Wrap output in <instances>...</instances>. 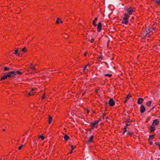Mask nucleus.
<instances>
[{
  "label": "nucleus",
  "mask_w": 160,
  "mask_h": 160,
  "mask_svg": "<svg viewBox=\"0 0 160 160\" xmlns=\"http://www.w3.org/2000/svg\"><path fill=\"white\" fill-rule=\"evenodd\" d=\"M14 73L13 71L9 72L7 74L4 75L1 78V81L5 80L7 78H11V79H13V76L14 75Z\"/></svg>",
  "instance_id": "nucleus-1"
},
{
  "label": "nucleus",
  "mask_w": 160,
  "mask_h": 160,
  "mask_svg": "<svg viewBox=\"0 0 160 160\" xmlns=\"http://www.w3.org/2000/svg\"><path fill=\"white\" fill-rule=\"evenodd\" d=\"M153 28H148L146 29V32L144 33L143 36L144 37H146L147 36L148 34L151 33H153Z\"/></svg>",
  "instance_id": "nucleus-2"
},
{
  "label": "nucleus",
  "mask_w": 160,
  "mask_h": 160,
  "mask_svg": "<svg viewBox=\"0 0 160 160\" xmlns=\"http://www.w3.org/2000/svg\"><path fill=\"white\" fill-rule=\"evenodd\" d=\"M126 10L128 12L130 15L132 14V12L134 11V9L131 7H130L126 9Z\"/></svg>",
  "instance_id": "nucleus-3"
},
{
  "label": "nucleus",
  "mask_w": 160,
  "mask_h": 160,
  "mask_svg": "<svg viewBox=\"0 0 160 160\" xmlns=\"http://www.w3.org/2000/svg\"><path fill=\"white\" fill-rule=\"evenodd\" d=\"M108 104L111 106H113L115 105V102L112 98H111L109 100Z\"/></svg>",
  "instance_id": "nucleus-4"
},
{
  "label": "nucleus",
  "mask_w": 160,
  "mask_h": 160,
  "mask_svg": "<svg viewBox=\"0 0 160 160\" xmlns=\"http://www.w3.org/2000/svg\"><path fill=\"white\" fill-rule=\"evenodd\" d=\"M145 110V108L141 104L140 107V112L141 113H143Z\"/></svg>",
  "instance_id": "nucleus-5"
},
{
  "label": "nucleus",
  "mask_w": 160,
  "mask_h": 160,
  "mask_svg": "<svg viewBox=\"0 0 160 160\" xmlns=\"http://www.w3.org/2000/svg\"><path fill=\"white\" fill-rule=\"evenodd\" d=\"M98 31L99 32L102 28V24L101 22H100L98 25Z\"/></svg>",
  "instance_id": "nucleus-6"
},
{
  "label": "nucleus",
  "mask_w": 160,
  "mask_h": 160,
  "mask_svg": "<svg viewBox=\"0 0 160 160\" xmlns=\"http://www.w3.org/2000/svg\"><path fill=\"white\" fill-rule=\"evenodd\" d=\"M159 121L158 119H155L154 120L152 123V125L154 126V125H157Z\"/></svg>",
  "instance_id": "nucleus-7"
},
{
  "label": "nucleus",
  "mask_w": 160,
  "mask_h": 160,
  "mask_svg": "<svg viewBox=\"0 0 160 160\" xmlns=\"http://www.w3.org/2000/svg\"><path fill=\"white\" fill-rule=\"evenodd\" d=\"M143 101V99L142 98H139L138 100L137 103L138 104H141L142 103Z\"/></svg>",
  "instance_id": "nucleus-8"
},
{
  "label": "nucleus",
  "mask_w": 160,
  "mask_h": 160,
  "mask_svg": "<svg viewBox=\"0 0 160 160\" xmlns=\"http://www.w3.org/2000/svg\"><path fill=\"white\" fill-rule=\"evenodd\" d=\"M131 97V95H128L125 98V100L123 102L124 103H126L127 102L129 99Z\"/></svg>",
  "instance_id": "nucleus-9"
},
{
  "label": "nucleus",
  "mask_w": 160,
  "mask_h": 160,
  "mask_svg": "<svg viewBox=\"0 0 160 160\" xmlns=\"http://www.w3.org/2000/svg\"><path fill=\"white\" fill-rule=\"evenodd\" d=\"M13 72H14V76H13V79L15 77V76H16L17 74H20V75H21L22 74V73L19 71H17L16 72H15L14 71H13Z\"/></svg>",
  "instance_id": "nucleus-10"
},
{
  "label": "nucleus",
  "mask_w": 160,
  "mask_h": 160,
  "mask_svg": "<svg viewBox=\"0 0 160 160\" xmlns=\"http://www.w3.org/2000/svg\"><path fill=\"white\" fill-rule=\"evenodd\" d=\"M155 127L153 125H152L151 127H150V132H154L155 130Z\"/></svg>",
  "instance_id": "nucleus-11"
},
{
  "label": "nucleus",
  "mask_w": 160,
  "mask_h": 160,
  "mask_svg": "<svg viewBox=\"0 0 160 160\" xmlns=\"http://www.w3.org/2000/svg\"><path fill=\"white\" fill-rule=\"evenodd\" d=\"M128 22V19H125L124 18H123V20L122 21V23L126 24Z\"/></svg>",
  "instance_id": "nucleus-12"
},
{
  "label": "nucleus",
  "mask_w": 160,
  "mask_h": 160,
  "mask_svg": "<svg viewBox=\"0 0 160 160\" xmlns=\"http://www.w3.org/2000/svg\"><path fill=\"white\" fill-rule=\"evenodd\" d=\"M100 121V120L95 121L91 123V125H92L93 126H94L96 124H97Z\"/></svg>",
  "instance_id": "nucleus-13"
},
{
  "label": "nucleus",
  "mask_w": 160,
  "mask_h": 160,
  "mask_svg": "<svg viewBox=\"0 0 160 160\" xmlns=\"http://www.w3.org/2000/svg\"><path fill=\"white\" fill-rule=\"evenodd\" d=\"M93 138V136H91L88 139V141L87 142V143H90L92 142V141Z\"/></svg>",
  "instance_id": "nucleus-14"
},
{
  "label": "nucleus",
  "mask_w": 160,
  "mask_h": 160,
  "mask_svg": "<svg viewBox=\"0 0 160 160\" xmlns=\"http://www.w3.org/2000/svg\"><path fill=\"white\" fill-rule=\"evenodd\" d=\"M130 121L129 119H128L125 122L126 126H129L130 124V123L128 124V123H130Z\"/></svg>",
  "instance_id": "nucleus-15"
},
{
  "label": "nucleus",
  "mask_w": 160,
  "mask_h": 160,
  "mask_svg": "<svg viewBox=\"0 0 160 160\" xmlns=\"http://www.w3.org/2000/svg\"><path fill=\"white\" fill-rule=\"evenodd\" d=\"M52 121V117H51L50 116H49V118H48V122L49 123V124L51 123V122Z\"/></svg>",
  "instance_id": "nucleus-16"
},
{
  "label": "nucleus",
  "mask_w": 160,
  "mask_h": 160,
  "mask_svg": "<svg viewBox=\"0 0 160 160\" xmlns=\"http://www.w3.org/2000/svg\"><path fill=\"white\" fill-rule=\"evenodd\" d=\"M97 20V18H96L93 21L92 24L94 25L95 27H96L97 26V24L95 23V22Z\"/></svg>",
  "instance_id": "nucleus-17"
},
{
  "label": "nucleus",
  "mask_w": 160,
  "mask_h": 160,
  "mask_svg": "<svg viewBox=\"0 0 160 160\" xmlns=\"http://www.w3.org/2000/svg\"><path fill=\"white\" fill-rule=\"evenodd\" d=\"M64 139L66 140V141H68V140L69 138V137L67 135H65L63 137Z\"/></svg>",
  "instance_id": "nucleus-18"
},
{
  "label": "nucleus",
  "mask_w": 160,
  "mask_h": 160,
  "mask_svg": "<svg viewBox=\"0 0 160 160\" xmlns=\"http://www.w3.org/2000/svg\"><path fill=\"white\" fill-rule=\"evenodd\" d=\"M4 71H9L11 70L10 68L7 67H4Z\"/></svg>",
  "instance_id": "nucleus-19"
},
{
  "label": "nucleus",
  "mask_w": 160,
  "mask_h": 160,
  "mask_svg": "<svg viewBox=\"0 0 160 160\" xmlns=\"http://www.w3.org/2000/svg\"><path fill=\"white\" fill-rule=\"evenodd\" d=\"M151 103H152L151 101H148L147 102L146 105L148 106H150L151 105Z\"/></svg>",
  "instance_id": "nucleus-20"
},
{
  "label": "nucleus",
  "mask_w": 160,
  "mask_h": 160,
  "mask_svg": "<svg viewBox=\"0 0 160 160\" xmlns=\"http://www.w3.org/2000/svg\"><path fill=\"white\" fill-rule=\"evenodd\" d=\"M124 15L125 16V17L124 18L127 19L128 20V18L129 17V16L126 13H125Z\"/></svg>",
  "instance_id": "nucleus-21"
},
{
  "label": "nucleus",
  "mask_w": 160,
  "mask_h": 160,
  "mask_svg": "<svg viewBox=\"0 0 160 160\" xmlns=\"http://www.w3.org/2000/svg\"><path fill=\"white\" fill-rule=\"evenodd\" d=\"M34 94V92H33L32 91H30L28 93V95L29 96H32Z\"/></svg>",
  "instance_id": "nucleus-22"
},
{
  "label": "nucleus",
  "mask_w": 160,
  "mask_h": 160,
  "mask_svg": "<svg viewBox=\"0 0 160 160\" xmlns=\"http://www.w3.org/2000/svg\"><path fill=\"white\" fill-rule=\"evenodd\" d=\"M104 75L105 76H107V77H111L112 76V74H104Z\"/></svg>",
  "instance_id": "nucleus-23"
},
{
  "label": "nucleus",
  "mask_w": 160,
  "mask_h": 160,
  "mask_svg": "<svg viewBox=\"0 0 160 160\" xmlns=\"http://www.w3.org/2000/svg\"><path fill=\"white\" fill-rule=\"evenodd\" d=\"M18 49H16L15 51V54H18L19 56V54H20V53H18Z\"/></svg>",
  "instance_id": "nucleus-24"
},
{
  "label": "nucleus",
  "mask_w": 160,
  "mask_h": 160,
  "mask_svg": "<svg viewBox=\"0 0 160 160\" xmlns=\"http://www.w3.org/2000/svg\"><path fill=\"white\" fill-rule=\"evenodd\" d=\"M30 69L32 70V71H34L35 70V66H32L30 68Z\"/></svg>",
  "instance_id": "nucleus-25"
},
{
  "label": "nucleus",
  "mask_w": 160,
  "mask_h": 160,
  "mask_svg": "<svg viewBox=\"0 0 160 160\" xmlns=\"http://www.w3.org/2000/svg\"><path fill=\"white\" fill-rule=\"evenodd\" d=\"M155 2L159 4L160 3V0H154Z\"/></svg>",
  "instance_id": "nucleus-26"
},
{
  "label": "nucleus",
  "mask_w": 160,
  "mask_h": 160,
  "mask_svg": "<svg viewBox=\"0 0 160 160\" xmlns=\"http://www.w3.org/2000/svg\"><path fill=\"white\" fill-rule=\"evenodd\" d=\"M154 136V135H150L149 137V138L148 139V140H150L151 138H152Z\"/></svg>",
  "instance_id": "nucleus-27"
},
{
  "label": "nucleus",
  "mask_w": 160,
  "mask_h": 160,
  "mask_svg": "<svg viewBox=\"0 0 160 160\" xmlns=\"http://www.w3.org/2000/svg\"><path fill=\"white\" fill-rule=\"evenodd\" d=\"M26 51H27V50H26V48L25 47L24 48H23L22 49V52H26Z\"/></svg>",
  "instance_id": "nucleus-28"
},
{
  "label": "nucleus",
  "mask_w": 160,
  "mask_h": 160,
  "mask_svg": "<svg viewBox=\"0 0 160 160\" xmlns=\"http://www.w3.org/2000/svg\"><path fill=\"white\" fill-rule=\"evenodd\" d=\"M39 138H41V140H44V137L43 136H41V135L40 136H39Z\"/></svg>",
  "instance_id": "nucleus-29"
},
{
  "label": "nucleus",
  "mask_w": 160,
  "mask_h": 160,
  "mask_svg": "<svg viewBox=\"0 0 160 160\" xmlns=\"http://www.w3.org/2000/svg\"><path fill=\"white\" fill-rule=\"evenodd\" d=\"M60 19L59 18H57V20L56 21V22L57 23H58L60 22Z\"/></svg>",
  "instance_id": "nucleus-30"
},
{
  "label": "nucleus",
  "mask_w": 160,
  "mask_h": 160,
  "mask_svg": "<svg viewBox=\"0 0 160 160\" xmlns=\"http://www.w3.org/2000/svg\"><path fill=\"white\" fill-rule=\"evenodd\" d=\"M90 64H88L86 66H85V67L84 69V71H85V70H88V69L87 68V66L88 65H90Z\"/></svg>",
  "instance_id": "nucleus-31"
},
{
  "label": "nucleus",
  "mask_w": 160,
  "mask_h": 160,
  "mask_svg": "<svg viewBox=\"0 0 160 160\" xmlns=\"http://www.w3.org/2000/svg\"><path fill=\"white\" fill-rule=\"evenodd\" d=\"M128 133L130 136H132V133L130 132L129 131H128Z\"/></svg>",
  "instance_id": "nucleus-32"
},
{
  "label": "nucleus",
  "mask_w": 160,
  "mask_h": 160,
  "mask_svg": "<svg viewBox=\"0 0 160 160\" xmlns=\"http://www.w3.org/2000/svg\"><path fill=\"white\" fill-rule=\"evenodd\" d=\"M71 147L72 148V150L74 149L75 147H74L72 145H71Z\"/></svg>",
  "instance_id": "nucleus-33"
},
{
  "label": "nucleus",
  "mask_w": 160,
  "mask_h": 160,
  "mask_svg": "<svg viewBox=\"0 0 160 160\" xmlns=\"http://www.w3.org/2000/svg\"><path fill=\"white\" fill-rule=\"evenodd\" d=\"M23 147V145H22L21 146H20V147H19L18 148V149L19 150H20Z\"/></svg>",
  "instance_id": "nucleus-34"
},
{
  "label": "nucleus",
  "mask_w": 160,
  "mask_h": 160,
  "mask_svg": "<svg viewBox=\"0 0 160 160\" xmlns=\"http://www.w3.org/2000/svg\"><path fill=\"white\" fill-rule=\"evenodd\" d=\"M94 41V39H92L91 40L90 42L91 43H92V42H93Z\"/></svg>",
  "instance_id": "nucleus-35"
},
{
  "label": "nucleus",
  "mask_w": 160,
  "mask_h": 160,
  "mask_svg": "<svg viewBox=\"0 0 160 160\" xmlns=\"http://www.w3.org/2000/svg\"><path fill=\"white\" fill-rule=\"evenodd\" d=\"M127 126L126 125V126H124V130H127Z\"/></svg>",
  "instance_id": "nucleus-36"
},
{
  "label": "nucleus",
  "mask_w": 160,
  "mask_h": 160,
  "mask_svg": "<svg viewBox=\"0 0 160 160\" xmlns=\"http://www.w3.org/2000/svg\"><path fill=\"white\" fill-rule=\"evenodd\" d=\"M36 89H37L36 88H32V90L31 91H35V90H36Z\"/></svg>",
  "instance_id": "nucleus-37"
},
{
  "label": "nucleus",
  "mask_w": 160,
  "mask_h": 160,
  "mask_svg": "<svg viewBox=\"0 0 160 160\" xmlns=\"http://www.w3.org/2000/svg\"><path fill=\"white\" fill-rule=\"evenodd\" d=\"M45 98V96L44 95H43L42 97V99H44Z\"/></svg>",
  "instance_id": "nucleus-38"
},
{
  "label": "nucleus",
  "mask_w": 160,
  "mask_h": 160,
  "mask_svg": "<svg viewBox=\"0 0 160 160\" xmlns=\"http://www.w3.org/2000/svg\"><path fill=\"white\" fill-rule=\"evenodd\" d=\"M156 144L157 145H158V146H160V144L159 143H158L156 142Z\"/></svg>",
  "instance_id": "nucleus-39"
},
{
  "label": "nucleus",
  "mask_w": 160,
  "mask_h": 160,
  "mask_svg": "<svg viewBox=\"0 0 160 160\" xmlns=\"http://www.w3.org/2000/svg\"><path fill=\"white\" fill-rule=\"evenodd\" d=\"M149 142H150V143L151 144V145H152L153 144V142H151L150 141V140H149Z\"/></svg>",
  "instance_id": "nucleus-40"
},
{
  "label": "nucleus",
  "mask_w": 160,
  "mask_h": 160,
  "mask_svg": "<svg viewBox=\"0 0 160 160\" xmlns=\"http://www.w3.org/2000/svg\"><path fill=\"white\" fill-rule=\"evenodd\" d=\"M126 130H124V131L123 132V134H124L125 133V132H126Z\"/></svg>",
  "instance_id": "nucleus-41"
},
{
  "label": "nucleus",
  "mask_w": 160,
  "mask_h": 160,
  "mask_svg": "<svg viewBox=\"0 0 160 160\" xmlns=\"http://www.w3.org/2000/svg\"><path fill=\"white\" fill-rule=\"evenodd\" d=\"M84 55L85 56H86L87 55V52H86L84 54Z\"/></svg>",
  "instance_id": "nucleus-42"
},
{
  "label": "nucleus",
  "mask_w": 160,
  "mask_h": 160,
  "mask_svg": "<svg viewBox=\"0 0 160 160\" xmlns=\"http://www.w3.org/2000/svg\"><path fill=\"white\" fill-rule=\"evenodd\" d=\"M104 103H105V104H108L107 102H105H105H104Z\"/></svg>",
  "instance_id": "nucleus-43"
},
{
  "label": "nucleus",
  "mask_w": 160,
  "mask_h": 160,
  "mask_svg": "<svg viewBox=\"0 0 160 160\" xmlns=\"http://www.w3.org/2000/svg\"><path fill=\"white\" fill-rule=\"evenodd\" d=\"M99 58V59H102V58L101 57H100Z\"/></svg>",
  "instance_id": "nucleus-44"
},
{
  "label": "nucleus",
  "mask_w": 160,
  "mask_h": 160,
  "mask_svg": "<svg viewBox=\"0 0 160 160\" xmlns=\"http://www.w3.org/2000/svg\"><path fill=\"white\" fill-rule=\"evenodd\" d=\"M72 150H71V152H70V153H72Z\"/></svg>",
  "instance_id": "nucleus-45"
},
{
  "label": "nucleus",
  "mask_w": 160,
  "mask_h": 160,
  "mask_svg": "<svg viewBox=\"0 0 160 160\" xmlns=\"http://www.w3.org/2000/svg\"><path fill=\"white\" fill-rule=\"evenodd\" d=\"M84 95V92H83V93H82V96H83V95Z\"/></svg>",
  "instance_id": "nucleus-46"
},
{
  "label": "nucleus",
  "mask_w": 160,
  "mask_h": 160,
  "mask_svg": "<svg viewBox=\"0 0 160 160\" xmlns=\"http://www.w3.org/2000/svg\"><path fill=\"white\" fill-rule=\"evenodd\" d=\"M60 22H61V23H63V22L62 21H60Z\"/></svg>",
  "instance_id": "nucleus-47"
},
{
  "label": "nucleus",
  "mask_w": 160,
  "mask_h": 160,
  "mask_svg": "<svg viewBox=\"0 0 160 160\" xmlns=\"http://www.w3.org/2000/svg\"><path fill=\"white\" fill-rule=\"evenodd\" d=\"M154 108V107L152 108L151 109V110H152Z\"/></svg>",
  "instance_id": "nucleus-48"
},
{
  "label": "nucleus",
  "mask_w": 160,
  "mask_h": 160,
  "mask_svg": "<svg viewBox=\"0 0 160 160\" xmlns=\"http://www.w3.org/2000/svg\"><path fill=\"white\" fill-rule=\"evenodd\" d=\"M94 126H93L92 128V129H93L94 128Z\"/></svg>",
  "instance_id": "nucleus-49"
},
{
  "label": "nucleus",
  "mask_w": 160,
  "mask_h": 160,
  "mask_svg": "<svg viewBox=\"0 0 160 160\" xmlns=\"http://www.w3.org/2000/svg\"><path fill=\"white\" fill-rule=\"evenodd\" d=\"M5 129H3L2 130V131H5Z\"/></svg>",
  "instance_id": "nucleus-50"
},
{
  "label": "nucleus",
  "mask_w": 160,
  "mask_h": 160,
  "mask_svg": "<svg viewBox=\"0 0 160 160\" xmlns=\"http://www.w3.org/2000/svg\"><path fill=\"white\" fill-rule=\"evenodd\" d=\"M105 114H104L103 115V117H104V116H105Z\"/></svg>",
  "instance_id": "nucleus-51"
},
{
  "label": "nucleus",
  "mask_w": 160,
  "mask_h": 160,
  "mask_svg": "<svg viewBox=\"0 0 160 160\" xmlns=\"http://www.w3.org/2000/svg\"><path fill=\"white\" fill-rule=\"evenodd\" d=\"M30 65H31V66H32V63H31V64H30Z\"/></svg>",
  "instance_id": "nucleus-52"
},
{
  "label": "nucleus",
  "mask_w": 160,
  "mask_h": 160,
  "mask_svg": "<svg viewBox=\"0 0 160 160\" xmlns=\"http://www.w3.org/2000/svg\"><path fill=\"white\" fill-rule=\"evenodd\" d=\"M24 140V139H23V141Z\"/></svg>",
  "instance_id": "nucleus-53"
},
{
  "label": "nucleus",
  "mask_w": 160,
  "mask_h": 160,
  "mask_svg": "<svg viewBox=\"0 0 160 160\" xmlns=\"http://www.w3.org/2000/svg\"><path fill=\"white\" fill-rule=\"evenodd\" d=\"M18 48L17 49H18Z\"/></svg>",
  "instance_id": "nucleus-54"
},
{
  "label": "nucleus",
  "mask_w": 160,
  "mask_h": 160,
  "mask_svg": "<svg viewBox=\"0 0 160 160\" xmlns=\"http://www.w3.org/2000/svg\"><path fill=\"white\" fill-rule=\"evenodd\" d=\"M101 119H100L99 120H100V121L101 120Z\"/></svg>",
  "instance_id": "nucleus-55"
},
{
  "label": "nucleus",
  "mask_w": 160,
  "mask_h": 160,
  "mask_svg": "<svg viewBox=\"0 0 160 160\" xmlns=\"http://www.w3.org/2000/svg\"><path fill=\"white\" fill-rule=\"evenodd\" d=\"M98 92V91H96V92Z\"/></svg>",
  "instance_id": "nucleus-56"
},
{
  "label": "nucleus",
  "mask_w": 160,
  "mask_h": 160,
  "mask_svg": "<svg viewBox=\"0 0 160 160\" xmlns=\"http://www.w3.org/2000/svg\"><path fill=\"white\" fill-rule=\"evenodd\" d=\"M160 146V147H159V149H160V146Z\"/></svg>",
  "instance_id": "nucleus-57"
}]
</instances>
